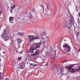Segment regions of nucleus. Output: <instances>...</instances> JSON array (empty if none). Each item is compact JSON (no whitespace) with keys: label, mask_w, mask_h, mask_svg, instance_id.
I'll return each instance as SVG.
<instances>
[{"label":"nucleus","mask_w":80,"mask_h":80,"mask_svg":"<svg viewBox=\"0 0 80 80\" xmlns=\"http://www.w3.org/2000/svg\"><path fill=\"white\" fill-rule=\"evenodd\" d=\"M41 42H33L30 46V50L29 51V53H33L35 50L40 48V46L41 45Z\"/></svg>","instance_id":"f257e3e1"},{"label":"nucleus","mask_w":80,"mask_h":80,"mask_svg":"<svg viewBox=\"0 0 80 80\" xmlns=\"http://www.w3.org/2000/svg\"><path fill=\"white\" fill-rule=\"evenodd\" d=\"M74 19L73 17H70V20H67L66 22V26L68 28V30L69 31H72V24L74 23Z\"/></svg>","instance_id":"f03ea898"},{"label":"nucleus","mask_w":80,"mask_h":80,"mask_svg":"<svg viewBox=\"0 0 80 80\" xmlns=\"http://www.w3.org/2000/svg\"><path fill=\"white\" fill-rule=\"evenodd\" d=\"M9 32L8 29L6 28L5 29H4L3 33L1 34V37L2 38H4V40L5 42L9 40V37L7 35V33Z\"/></svg>","instance_id":"7ed1b4c3"},{"label":"nucleus","mask_w":80,"mask_h":80,"mask_svg":"<svg viewBox=\"0 0 80 80\" xmlns=\"http://www.w3.org/2000/svg\"><path fill=\"white\" fill-rule=\"evenodd\" d=\"M74 65L72 64V65L67 67L68 69L70 71V72H71V73H75V72H80V66L78 68H72L73 67Z\"/></svg>","instance_id":"20e7f679"},{"label":"nucleus","mask_w":80,"mask_h":80,"mask_svg":"<svg viewBox=\"0 0 80 80\" xmlns=\"http://www.w3.org/2000/svg\"><path fill=\"white\" fill-rule=\"evenodd\" d=\"M29 39V41L30 42H32L34 41V40H37V39H40V37L38 36H35V35L28 36Z\"/></svg>","instance_id":"39448f33"},{"label":"nucleus","mask_w":80,"mask_h":80,"mask_svg":"<svg viewBox=\"0 0 80 80\" xmlns=\"http://www.w3.org/2000/svg\"><path fill=\"white\" fill-rule=\"evenodd\" d=\"M40 50L39 49H36L35 52V50H34L33 54H31V55L34 57L35 59H37V58H38V55H39V53H40Z\"/></svg>","instance_id":"423d86ee"},{"label":"nucleus","mask_w":80,"mask_h":80,"mask_svg":"<svg viewBox=\"0 0 80 80\" xmlns=\"http://www.w3.org/2000/svg\"><path fill=\"white\" fill-rule=\"evenodd\" d=\"M63 47L65 49V53H67V52H70V49H71V48L70 46H68V44L66 43H65V44L63 45Z\"/></svg>","instance_id":"0eeeda50"},{"label":"nucleus","mask_w":80,"mask_h":80,"mask_svg":"<svg viewBox=\"0 0 80 80\" xmlns=\"http://www.w3.org/2000/svg\"><path fill=\"white\" fill-rule=\"evenodd\" d=\"M55 62H53L51 63L50 68L51 70H55V69L56 68V67H55Z\"/></svg>","instance_id":"6e6552de"},{"label":"nucleus","mask_w":80,"mask_h":80,"mask_svg":"<svg viewBox=\"0 0 80 80\" xmlns=\"http://www.w3.org/2000/svg\"><path fill=\"white\" fill-rule=\"evenodd\" d=\"M28 17H29L30 20H32V21H34V20H35V18L33 17V16L31 15L30 13H28Z\"/></svg>","instance_id":"1a4fd4ad"},{"label":"nucleus","mask_w":80,"mask_h":80,"mask_svg":"<svg viewBox=\"0 0 80 80\" xmlns=\"http://www.w3.org/2000/svg\"><path fill=\"white\" fill-rule=\"evenodd\" d=\"M56 70H57V73L58 75H60L61 73H63L62 68H60L58 67L57 68Z\"/></svg>","instance_id":"9d476101"},{"label":"nucleus","mask_w":80,"mask_h":80,"mask_svg":"<svg viewBox=\"0 0 80 80\" xmlns=\"http://www.w3.org/2000/svg\"><path fill=\"white\" fill-rule=\"evenodd\" d=\"M47 33L45 32H42L41 33V35L42 37V38H45V37H47L46 36Z\"/></svg>","instance_id":"9b49d317"},{"label":"nucleus","mask_w":80,"mask_h":80,"mask_svg":"<svg viewBox=\"0 0 80 80\" xmlns=\"http://www.w3.org/2000/svg\"><path fill=\"white\" fill-rule=\"evenodd\" d=\"M2 9L0 7V18L2 19L3 18V15L2 14Z\"/></svg>","instance_id":"f8f14e48"},{"label":"nucleus","mask_w":80,"mask_h":80,"mask_svg":"<svg viewBox=\"0 0 80 80\" xmlns=\"http://www.w3.org/2000/svg\"><path fill=\"white\" fill-rule=\"evenodd\" d=\"M25 67V64L23 63H22L20 64L19 68L21 69H23Z\"/></svg>","instance_id":"ddd939ff"},{"label":"nucleus","mask_w":80,"mask_h":80,"mask_svg":"<svg viewBox=\"0 0 80 80\" xmlns=\"http://www.w3.org/2000/svg\"><path fill=\"white\" fill-rule=\"evenodd\" d=\"M9 19L10 23H13V19H14V18L11 17L9 18Z\"/></svg>","instance_id":"4468645a"},{"label":"nucleus","mask_w":80,"mask_h":80,"mask_svg":"<svg viewBox=\"0 0 80 80\" xmlns=\"http://www.w3.org/2000/svg\"><path fill=\"white\" fill-rule=\"evenodd\" d=\"M62 75H67V73H68V71H64V70H62Z\"/></svg>","instance_id":"2eb2a0df"},{"label":"nucleus","mask_w":80,"mask_h":80,"mask_svg":"<svg viewBox=\"0 0 80 80\" xmlns=\"http://www.w3.org/2000/svg\"><path fill=\"white\" fill-rule=\"evenodd\" d=\"M50 7L49 6L47 5L46 9V12H48V10H50Z\"/></svg>","instance_id":"dca6fc26"},{"label":"nucleus","mask_w":80,"mask_h":80,"mask_svg":"<svg viewBox=\"0 0 80 80\" xmlns=\"http://www.w3.org/2000/svg\"><path fill=\"white\" fill-rule=\"evenodd\" d=\"M73 78L75 79L76 78L77 80H80V77L79 76H77V77L75 78V77L74 76Z\"/></svg>","instance_id":"f3484780"},{"label":"nucleus","mask_w":80,"mask_h":80,"mask_svg":"<svg viewBox=\"0 0 80 80\" xmlns=\"http://www.w3.org/2000/svg\"><path fill=\"white\" fill-rule=\"evenodd\" d=\"M29 64L30 66H32V67H34L35 66H37V65L35 64L31 63L30 62H29Z\"/></svg>","instance_id":"a211bd4d"},{"label":"nucleus","mask_w":80,"mask_h":80,"mask_svg":"<svg viewBox=\"0 0 80 80\" xmlns=\"http://www.w3.org/2000/svg\"><path fill=\"white\" fill-rule=\"evenodd\" d=\"M42 39H44L45 42H47L48 40V38H47V37H45V38H42Z\"/></svg>","instance_id":"6ab92c4d"},{"label":"nucleus","mask_w":80,"mask_h":80,"mask_svg":"<svg viewBox=\"0 0 80 80\" xmlns=\"http://www.w3.org/2000/svg\"><path fill=\"white\" fill-rule=\"evenodd\" d=\"M18 34L19 35H20V36H21L22 37H23V35H24V34L21 32L18 33Z\"/></svg>","instance_id":"aec40b11"},{"label":"nucleus","mask_w":80,"mask_h":80,"mask_svg":"<svg viewBox=\"0 0 80 80\" xmlns=\"http://www.w3.org/2000/svg\"><path fill=\"white\" fill-rule=\"evenodd\" d=\"M51 57L52 59H55V55H52L51 56Z\"/></svg>","instance_id":"412c9836"},{"label":"nucleus","mask_w":80,"mask_h":80,"mask_svg":"<svg viewBox=\"0 0 80 80\" xmlns=\"http://www.w3.org/2000/svg\"><path fill=\"white\" fill-rule=\"evenodd\" d=\"M17 40L18 42V43H21V39H17Z\"/></svg>","instance_id":"4be33fe9"},{"label":"nucleus","mask_w":80,"mask_h":80,"mask_svg":"<svg viewBox=\"0 0 80 80\" xmlns=\"http://www.w3.org/2000/svg\"><path fill=\"white\" fill-rule=\"evenodd\" d=\"M22 60V57H18V61H20V60Z\"/></svg>","instance_id":"5701e85b"},{"label":"nucleus","mask_w":80,"mask_h":80,"mask_svg":"<svg viewBox=\"0 0 80 80\" xmlns=\"http://www.w3.org/2000/svg\"><path fill=\"white\" fill-rule=\"evenodd\" d=\"M24 21H25V20L24 19H22L20 21V22L21 23H23V22H24Z\"/></svg>","instance_id":"b1692460"},{"label":"nucleus","mask_w":80,"mask_h":80,"mask_svg":"<svg viewBox=\"0 0 80 80\" xmlns=\"http://www.w3.org/2000/svg\"><path fill=\"white\" fill-rule=\"evenodd\" d=\"M15 5H13V6H12L11 7V9H12V10H13V8H15Z\"/></svg>","instance_id":"393cba45"},{"label":"nucleus","mask_w":80,"mask_h":80,"mask_svg":"<svg viewBox=\"0 0 80 80\" xmlns=\"http://www.w3.org/2000/svg\"><path fill=\"white\" fill-rule=\"evenodd\" d=\"M12 65H15V61H13L12 62Z\"/></svg>","instance_id":"a878e982"},{"label":"nucleus","mask_w":80,"mask_h":80,"mask_svg":"<svg viewBox=\"0 0 80 80\" xmlns=\"http://www.w3.org/2000/svg\"><path fill=\"white\" fill-rule=\"evenodd\" d=\"M80 35V32H79L77 33V34H76V35L77 36H78V35Z\"/></svg>","instance_id":"bb28decb"},{"label":"nucleus","mask_w":80,"mask_h":80,"mask_svg":"<svg viewBox=\"0 0 80 80\" xmlns=\"http://www.w3.org/2000/svg\"><path fill=\"white\" fill-rule=\"evenodd\" d=\"M67 40H68V39L67 38H65V39L64 40V41H65H65H67Z\"/></svg>","instance_id":"cd10ccee"},{"label":"nucleus","mask_w":80,"mask_h":80,"mask_svg":"<svg viewBox=\"0 0 80 80\" xmlns=\"http://www.w3.org/2000/svg\"><path fill=\"white\" fill-rule=\"evenodd\" d=\"M46 15H47L48 16H50V14H49L48 13H46Z\"/></svg>","instance_id":"c85d7f7f"},{"label":"nucleus","mask_w":80,"mask_h":80,"mask_svg":"<svg viewBox=\"0 0 80 80\" xmlns=\"http://www.w3.org/2000/svg\"><path fill=\"white\" fill-rule=\"evenodd\" d=\"M67 60H64L63 61V63H65V62H68Z\"/></svg>","instance_id":"c756f323"},{"label":"nucleus","mask_w":80,"mask_h":80,"mask_svg":"<svg viewBox=\"0 0 80 80\" xmlns=\"http://www.w3.org/2000/svg\"><path fill=\"white\" fill-rule=\"evenodd\" d=\"M32 12H35V9H34L32 10Z\"/></svg>","instance_id":"7c9ffc66"},{"label":"nucleus","mask_w":80,"mask_h":80,"mask_svg":"<svg viewBox=\"0 0 80 80\" xmlns=\"http://www.w3.org/2000/svg\"><path fill=\"white\" fill-rule=\"evenodd\" d=\"M47 65H48V62H47L46 64L45 65V66H47Z\"/></svg>","instance_id":"2f4dec72"},{"label":"nucleus","mask_w":80,"mask_h":80,"mask_svg":"<svg viewBox=\"0 0 80 80\" xmlns=\"http://www.w3.org/2000/svg\"><path fill=\"white\" fill-rule=\"evenodd\" d=\"M1 73H0V80H1Z\"/></svg>","instance_id":"473e14b6"},{"label":"nucleus","mask_w":80,"mask_h":80,"mask_svg":"<svg viewBox=\"0 0 80 80\" xmlns=\"http://www.w3.org/2000/svg\"><path fill=\"white\" fill-rule=\"evenodd\" d=\"M4 80H8V78H6Z\"/></svg>","instance_id":"72a5a7b5"},{"label":"nucleus","mask_w":80,"mask_h":80,"mask_svg":"<svg viewBox=\"0 0 80 80\" xmlns=\"http://www.w3.org/2000/svg\"><path fill=\"white\" fill-rule=\"evenodd\" d=\"M12 9H11V10H10V12H12Z\"/></svg>","instance_id":"f704fd0d"},{"label":"nucleus","mask_w":80,"mask_h":80,"mask_svg":"<svg viewBox=\"0 0 80 80\" xmlns=\"http://www.w3.org/2000/svg\"><path fill=\"white\" fill-rule=\"evenodd\" d=\"M5 72H6V70H4V71H3V72H4V73H5Z\"/></svg>","instance_id":"c9c22d12"},{"label":"nucleus","mask_w":80,"mask_h":80,"mask_svg":"<svg viewBox=\"0 0 80 80\" xmlns=\"http://www.w3.org/2000/svg\"><path fill=\"white\" fill-rule=\"evenodd\" d=\"M3 53H4H4H5V52L3 51Z\"/></svg>","instance_id":"e433bc0d"},{"label":"nucleus","mask_w":80,"mask_h":80,"mask_svg":"<svg viewBox=\"0 0 80 80\" xmlns=\"http://www.w3.org/2000/svg\"><path fill=\"white\" fill-rule=\"evenodd\" d=\"M64 38H63L62 39V41H63V39H64Z\"/></svg>","instance_id":"4c0bfd02"},{"label":"nucleus","mask_w":80,"mask_h":80,"mask_svg":"<svg viewBox=\"0 0 80 80\" xmlns=\"http://www.w3.org/2000/svg\"><path fill=\"white\" fill-rule=\"evenodd\" d=\"M40 7H41L42 8H43V7H42V6L41 5H40Z\"/></svg>","instance_id":"58836bf2"},{"label":"nucleus","mask_w":80,"mask_h":80,"mask_svg":"<svg viewBox=\"0 0 80 80\" xmlns=\"http://www.w3.org/2000/svg\"><path fill=\"white\" fill-rule=\"evenodd\" d=\"M62 39L60 40L61 42H62Z\"/></svg>","instance_id":"ea45409f"},{"label":"nucleus","mask_w":80,"mask_h":80,"mask_svg":"<svg viewBox=\"0 0 80 80\" xmlns=\"http://www.w3.org/2000/svg\"><path fill=\"white\" fill-rule=\"evenodd\" d=\"M25 13H26L25 15H26V14H27V12H25Z\"/></svg>","instance_id":"a19ab883"},{"label":"nucleus","mask_w":80,"mask_h":80,"mask_svg":"<svg viewBox=\"0 0 80 80\" xmlns=\"http://www.w3.org/2000/svg\"><path fill=\"white\" fill-rule=\"evenodd\" d=\"M21 54H22V52L20 53Z\"/></svg>","instance_id":"79ce46f5"},{"label":"nucleus","mask_w":80,"mask_h":80,"mask_svg":"<svg viewBox=\"0 0 80 80\" xmlns=\"http://www.w3.org/2000/svg\"><path fill=\"white\" fill-rule=\"evenodd\" d=\"M2 45H3V44H2Z\"/></svg>","instance_id":"37998d69"},{"label":"nucleus","mask_w":80,"mask_h":80,"mask_svg":"<svg viewBox=\"0 0 80 80\" xmlns=\"http://www.w3.org/2000/svg\"><path fill=\"white\" fill-rule=\"evenodd\" d=\"M10 44H11V42H10Z\"/></svg>","instance_id":"c03bdc74"},{"label":"nucleus","mask_w":80,"mask_h":80,"mask_svg":"<svg viewBox=\"0 0 80 80\" xmlns=\"http://www.w3.org/2000/svg\"><path fill=\"white\" fill-rule=\"evenodd\" d=\"M1 50V49H0V50Z\"/></svg>","instance_id":"a18cd8bd"},{"label":"nucleus","mask_w":80,"mask_h":80,"mask_svg":"<svg viewBox=\"0 0 80 80\" xmlns=\"http://www.w3.org/2000/svg\"><path fill=\"white\" fill-rule=\"evenodd\" d=\"M3 57H4V56H3Z\"/></svg>","instance_id":"49530a36"},{"label":"nucleus","mask_w":80,"mask_h":80,"mask_svg":"<svg viewBox=\"0 0 80 80\" xmlns=\"http://www.w3.org/2000/svg\"><path fill=\"white\" fill-rule=\"evenodd\" d=\"M3 57H4V56H3Z\"/></svg>","instance_id":"de8ad7c7"}]
</instances>
